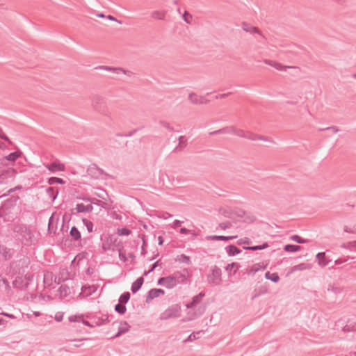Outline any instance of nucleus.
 Instances as JSON below:
<instances>
[{
  "label": "nucleus",
  "instance_id": "obj_1",
  "mask_svg": "<svg viewBox=\"0 0 356 356\" xmlns=\"http://www.w3.org/2000/svg\"><path fill=\"white\" fill-rule=\"evenodd\" d=\"M187 277L185 274L176 272L172 275L161 277L158 280L157 284L168 289L175 288L178 284H186Z\"/></svg>",
  "mask_w": 356,
  "mask_h": 356
},
{
  "label": "nucleus",
  "instance_id": "obj_2",
  "mask_svg": "<svg viewBox=\"0 0 356 356\" xmlns=\"http://www.w3.org/2000/svg\"><path fill=\"white\" fill-rule=\"evenodd\" d=\"M211 273L207 275V282L212 286H216L221 284L222 270L217 266H211Z\"/></svg>",
  "mask_w": 356,
  "mask_h": 356
},
{
  "label": "nucleus",
  "instance_id": "obj_3",
  "mask_svg": "<svg viewBox=\"0 0 356 356\" xmlns=\"http://www.w3.org/2000/svg\"><path fill=\"white\" fill-rule=\"evenodd\" d=\"M105 99L102 96L96 95L92 99V107L99 113L105 116L108 115V109L106 108Z\"/></svg>",
  "mask_w": 356,
  "mask_h": 356
},
{
  "label": "nucleus",
  "instance_id": "obj_4",
  "mask_svg": "<svg viewBox=\"0 0 356 356\" xmlns=\"http://www.w3.org/2000/svg\"><path fill=\"white\" fill-rule=\"evenodd\" d=\"M16 175L17 171L13 168H0V184L13 180Z\"/></svg>",
  "mask_w": 356,
  "mask_h": 356
},
{
  "label": "nucleus",
  "instance_id": "obj_5",
  "mask_svg": "<svg viewBox=\"0 0 356 356\" xmlns=\"http://www.w3.org/2000/svg\"><path fill=\"white\" fill-rule=\"evenodd\" d=\"M180 307L178 305H172L161 314V320H167L171 318L179 316Z\"/></svg>",
  "mask_w": 356,
  "mask_h": 356
},
{
  "label": "nucleus",
  "instance_id": "obj_6",
  "mask_svg": "<svg viewBox=\"0 0 356 356\" xmlns=\"http://www.w3.org/2000/svg\"><path fill=\"white\" fill-rule=\"evenodd\" d=\"M17 232L21 235L22 240L26 242H32L34 235L29 227L24 225H20L17 227Z\"/></svg>",
  "mask_w": 356,
  "mask_h": 356
},
{
  "label": "nucleus",
  "instance_id": "obj_7",
  "mask_svg": "<svg viewBox=\"0 0 356 356\" xmlns=\"http://www.w3.org/2000/svg\"><path fill=\"white\" fill-rule=\"evenodd\" d=\"M44 166L52 173H54L57 171L62 172L65 170L64 164L60 163L59 161H54L51 164H45Z\"/></svg>",
  "mask_w": 356,
  "mask_h": 356
},
{
  "label": "nucleus",
  "instance_id": "obj_8",
  "mask_svg": "<svg viewBox=\"0 0 356 356\" xmlns=\"http://www.w3.org/2000/svg\"><path fill=\"white\" fill-rule=\"evenodd\" d=\"M190 102L193 104H203L207 103L209 101L205 99L203 97L198 96L197 94L192 92L188 95Z\"/></svg>",
  "mask_w": 356,
  "mask_h": 356
},
{
  "label": "nucleus",
  "instance_id": "obj_9",
  "mask_svg": "<svg viewBox=\"0 0 356 356\" xmlns=\"http://www.w3.org/2000/svg\"><path fill=\"white\" fill-rule=\"evenodd\" d=\"M89 175L97 178L104 175V171L99 168L97 165L92 164L88 169Z\"/></svg>",
  "mask_w": 356,
  "mask_h": 356
},
{
  "label": "nucleus",
  "instance_id": "obj_10",
  "mask_svg": "<svg viewBox=\"0 0 356 356\" xmlns=\"http://www.w3.org/2000/svg\"><path fill=\"white\" fill-rule=\"evenodd\" d=\"M165 291L161 289H152L149 291L148 294L147 296L146 301L149 302V300H153L154 298L159 297L161 295H164Z\"/></svg>",
  "mask_w": 356,
  "mask_h": 356
},
{
  "label": "nucleus",
  "instance_id": "obj_11",
  "mask_svg": "<svg viewBox=\"0 0 356 356\" xmlns=\"http://www.w3.org/2000/svg\"><path fill=\"white\" fill-rule=\"evenodd\" d=\"M242 29L245 32L250 33V34H259L261 37L264 38V35L261 31L255 26H253L249 24L243 22L242 24Z\"/></svg>",
  "mask_w": 356,
  "mask_h": 356
},
{
  "label": "nucleus",
  "instance_id": "obj_12",
  "mask_svg": "<svg viewBox=\"0 0 356 356\" xmlns=\"http://www.w3.org/2000/svg\"><path fill=\"white\" fill-rule=\"evenodd\" d=\"M316 258L318 261V264L321 267L327 266L330 262V259H329L325 252H318L316 255Z\"/></svg>",
  "mask_w": 356,
  "mask_h": 356
},
{
  "label": "nucleus",
  "instance_id": "obj_13",
  "mask_svg": "<svg viewBox=\"0 0 356 356\" xmlns=\"http://www.w3.org/2000/svg\"><path fill=\"white\" fill-rule=\"evenodd\" d=\"M204 296H205L204 293H203V292L199 293L197 296H194L192 298V301L191 302L187 303L186 305V307L188 309H192V308L195 307L197 304H199L201 302L202 298Z\"/></svg>",
  "mask_w": 356,
  "mask_h": 356
},
{
  "label": "nucleus",
  "instance_id": "obj_14",
  "mask_svg": "<svg viewBox=\"0 0 356 356\" xmlns=\"http://www.w3.org/2000/svg\"><path fill=\"white\" fill-rule=\"evenodd\" d=\"M143 282V277H140L132 284L131 290L133 293H136L141 288Z\"/></svg>",
  "mask_w": 356,
  "mask_h": 356
},
{
  "label": "nucleus",
  "instance_id": "obj_15",
  "mask_svg": "<svg viewBox=\"0 0 356 356\" xmlns=\"http://www.w3.org/2000/svg\"><path fill=\"white\" fill-rule=\"evenodd\" d=\"M47 195L51 201H54L58 194V190L54 187H47L45 190Z\"/></svg>",
  "mask_w": 356,
  "mask_h": 356
},
{
  "label": "nucleus",
  "instance_id": "obj_16",
  "mask_svg": "<svg viewBox=\"0 0 356 356\" xmlns=\"http://www.w3.org/2000/svg\"><path fill=\"white\" fill-rule=\"evenodd\" d=\"M312 265L308 263H301L298 265H295L291 268V272H296V271H301L305 270L307 269H311Z\"/></svg>",
  "mask_w": 356,
  "mask_h": 356
},
{
  "label": "nucleus",
  "instance_id": "obj_17",
  "mask_svg": "<svg viewBox=\"0 0 356 356\" xmlns=\"http://www.w3.org/2000/svg\"><path fill=\"white\" fill-rule=\"evenodd\" d=\"M235 238H236V236H218V235H212V236H207V240L224 241H228L232 240Z\"/></svg>",
  "mask_w": 356,
  "mask_h": 356
},
{
  "label": "nucleus",
  "instance_id": "obj_18",
  "mask_svg": "<svg viewBox=\"0 0 356 356\" xmlns=\"http://www.w3.org/2000/svg\"><path fill=\"white\" fill-rule=\"evenodd\" d=\"M225 250L229 256H235L241 252V250L234 245L227 246Z\"/></svg>",
  "mask_w": 356,
  "mask_h": 356
},
{
  "label": "nucleus",
  "instance_id": "obj_19",
  "mask_svg": "<svg viewBox=\"0 0 356 356\" xmlns=\"http://www.w3.org/2000/svg\"><path fill=\"white\" fill-rule=\"evenodd\" d=\"M22 152L21 151H16L9 154L4 157V159L10 162H15L18 158L21 157Z\"/></svg>",
  "mask_w": 356,
  "mask_h": 356
},
{
  "label": "nucleus",
  "instance_id": "obj_20",
  "mask_svg": "<svg viewBox=\"0 0 356 356\" xmlns=\"http://www.w3.org/2000/svg\"><path fill=\"white\" fill-rule=\"evenodd\" d=\"M130 326L127 322H122L119 326L118 332L115 335V337H118L123 333L127 332L129 330Z\"/></svg>",
  "mask_w": 356,
  "mask_h": 356
},
{
  "label": "nucleus",
  "instance_id": "obj_21",
  "mask_svg": "<svg viewBox=\"0 0 356 356\" xmlns=\"http://www.w3.org/2000/svg\"><path fill=\"white\" fill-rule=\"evenodd\" d=\"M58 294L61 298L67 297L70 293V289L66 285H61L58 290Z\"/></svg>",
  "mask_w": 356,
  "mask_h": 356
},
{
  "label": "nucleus",
  "instance_id": "obj_22",
  "mask_svg": "<svg viewBox=\"0 0 356 356\" xmlns=\"http://www.w3.org/2000/svg\"><path fill=\"white\" fill-rule=\"evenodd\" d=\"M175 261L186 264H190L191 263L190 257L184 254L177 255Z\"/></svg>",
  "mask_w": 356,
  "mask_h": 356
},
{
  "label": "nucleus",
  "instance_id": "obj_23",
  "mask_svg": "<svg viewBox=\"0 0 356 356\" xmlns=\"http://www.w3.org/2000/svg\"><path fill=\"white\" fill-rule=\"evenodd\" d=\"M70 234L71 237L75 241H78V240L81 239V232L78 230V229L75 226H73L71 228Z\"/></svg>",
  "mask_w": 356,
  "mask_h": 356
},
{
  "label": "nucleus",
  "instance_id": "obj_24",
  "mask_svg": "<svg viewBox=\"0 0 356 356\" xmlns=\"http://www.w3.org/2000/svg\"><path fill=\"white\" fill-rule=\"evenodd\" d=\"M268 247V243L265 242L262 245H254V246H244L243 248L245 250H261L264 249H266Z\"/></svg>",
  "mask_w": 356,
  "mask_h": 356
},
{
  "label": "nucleus",
  "instance_id": "obj_25",
  "mask_svg": "<svg viewBox=\"0 0 356 356\" xmlns=\"http://www.w3.org/2000/svg\"><path fill=\"white\" fill-rule=\"evenodd\" d=\"M265 277L267 280H271L272 282L277 283L280 280V277L277 273H270V272H267L265 274Z\"/></svg>",
  "mask_w": 356,
  "mask_h": 356
},
{
  "label": "nucleus",
  "instance_id": "obj_26",
  "mask_svg": "<svg viewBox=\"0 0 356 356\" xmlns=\"http://www.w3.org/2000/svg\"><path fill=\"white\" fill-rule=\"evenodd\" d=\"M300 246L292 244H287L284 247V250L288 252H295L300 250Z\"/></svg>",
  "mask_w": 356,
  "mask_h": 356
},
{
  "label": "nucleus",
  "instance_id": "obj_27",
  "mask_svg": "<svg viewBox=\"0 0 356 356\" xmlns=\"http://www.w3.org/2000/svg\"><path fill=\"white\" fill-rule=\"evenodd\" d=\"M245 138L250 139L251 140H266L263 136H259V135H257V134H252L250 132H246Z\"/></svg>",
  "mask_w": 356,
  "mask_h": 356
},
{
  "label": "nucleus",
  "instance_id": "obj_28",
  "mask_svg": "<svg viewBox=\"0 0 356 356\" xmlns=\"http://www.w3.org/2000/svg\"><path fill=\"white\" fill-rule=\"evenodd\" d=\"M65 182V181L61 179V178H58V177H50L49 179H48V184L49 185H53V184H64Z\"/></svg>",
  "mask_w": 356,
  "mask_h": 356
},
{
  "label": "nucleus",
  "instance_id": "obj_29",
  "mask_svg": "<svg viewBox=\"0 0 356 356\" xmlns=\"http://www.w3.org/2000/svg\"><path fill=\"white\" fill-rule=\"evenodd\" d=\"M130 299V293L129 292L123 293L119 298V302L121 304H125L128 302Z\"/></svg>",
  "mask_w": 356,
  "mask_h": 356
},
{
  "label": "nucleus",
  "instance_id": "obj_30",
  "mask_svg": "<svg viewBox=\"0 0 356 356\" xmlns=\"http://www.w3.org/2000/svg\"><path fill=\"white\" fill-rule=\"evenodd\" d=\"M201 332H202L201 331L196 332H192L188 337V338L184 341V343L191 342V341L195 340L196 339L199 338V335L201 334Z\"/></svg>",
  "mask_w": 356,
  "mask_h": 356
},
{
  "label": "nucleus",
  "instance_id": "obj_31",
  "mask_svg": "<svg viewBox=\"0 0 356 356\" xmlns=\"http://www.w3.org/2000/svg\"><path fill=\"white\" fill-rule=\"evenodd\" d=\"M82 221H83V225L86 226L88 232L89 233L92 232H93V223L91 221H90L86 218H83Z\"/></svg>",
  "mask_w": 356,
  "mask_h": 356
},
{
  "label": "nucleus",
  "instance_id": "obj_32",
  "mask_svg": "<svg viewBox=\"0 0 356 356\" xmlns=\"http://www.w3.org/2000/svg\"><path fill=\"white\" fill-rule=\"evenodd\" d=\"M274 67L276 70H280V71H285L287 68H296L297 67L283 65L280 63L275 62V65H274Z\"/></svg>",
  "mask_w": 356,
  "mask_h": 356
},
{
  "label": "nucleus",
  "instance_id": "obj_33",
  "mask_svg": "<svg viewBox=\"0 0 356 356\" xmlns=\"http://www.w3.org/2000/svg\"><path fill=\"white\" fill-rule=\"evenodd\" d=\"M115 310L120 314H124L126 312V307L121 303H118L115 306Z\"/></svg>",
  "mask_w": 356,
  "mask_h": 356
},
{
  "label": "nucleus",
  "instance_id": "obj_34",
  "mask_svg": "<svg viewBox=\"0 0 356 356\" xmlns=\"http://www.w3.org/2000/svg\"><path fill=\"white\" fill-rule=\"evenodd\" d=\"M131 231L126 227L118 228L117 229V234L119 236H129V234H131Z\"/></svg>",
  "mask_w": 356,
  "mask_h": 356
},
{
  "label": "nucleus",
  "instance_id": "obj_35",
  "mask_svg": "<svg viewBox=\"0 0 356 356\" xmlns=\"http://www.w3.org/2000/svg\"><path fill=\"white\" fill-rule=\"evenodd\" d=\"M105 70L109 71V72H113L116 74H119L120 72H122L123 74H127V72L124 70H123L122 68H120V67H112L106 66V67L105 68Z\"/></svg>",
  "mask_w": 356,
  "mask_h": 356
},
{
  "label": "nucleus",
  "instance_id": "obj_36",
  "mask_svg": "<svg viewBox=\"0 0 356 356\" xmlns=\"http://www.w3.org/2000/svg\"><path fill=\"white\" fill-rule=\"evenodd\" d=\"M341 248L356 251V241L349 242L346 244L344 243L341 245Z\"/></svg>",
  "mask_w": 356,
  "mask_h": 356
},
{
  "label": "nucleus",
  "instance_id": "obj_37",
  "mask_svg": "<svg viewBox=\"0 0 356 356\" xmlns=\"http://www.w3.org/2000/svg\"><path fill=\"white\" fill-rule=\"evenodd\" d=\"M151 16L154 19H163L165 13L163 12L160 11H154L152 13Z\"/></svg>",
  "mask_w": 356,
  "mask_h": 356
},
{
  "label": "nucleus",
  "instance_id": "obj_38",
  "mask_svg": "<svg viewBox=\"0 0 356 356\" xmlns=\"http://www.w3.org/2000/svg\"><path fill=\"white\" fill-rule=\"evenodd\" d=\"M343 331L345 332L356 331V324L355 323H354V324L350 323V324L346 325L343 328Z\"/></svg>",
  "mask_w": 356,
  "mask_h": 356
},
{
  "label": "nucleus",
  "instance_id": "obj_39",
  "mask_svg": "<svg viewBox=\"0 0 356 356\" xmlns=\"http://www.w3.org/2000/svg\"><path fill=\"white\" fill-rule=\"evenodd\" d=\"M327 291H330L335 294H338L341 292V289L339 287L336 286L334 285H330L327 288Z\"/></svg>",
  "mask_w": 356,
  "mask_h": 356
},
{
  "label": "nucleus",
  "instance_id": "obj_40",
  "mask_svg": "<svg viewBox=\"0 0 356 356\" xmlns=\"http://www.w3.org/2000/svg\"><path fill=\"white\" fill-rule=\"evenodd\" d=\"M222 129H223V134H234L235 127H234V126L226 127Z\"/></svg>",
  "mask_w": 356,
  "mask_h": 356
},
{
  "label": "nucleus",
  "instance_id": "obj_41",
  "mask_svg": "<svg viewBox=\"0 0 356 356\" xmlns=\"http://www.w3.org/2000/svg\"><path fill=\"white\" fill-rule=\"evenodd\" d=\"M108 321V316H102L100 318H99L97 321H96L95 322V323L96 324V325L99 326V325L105 324Z\"/></svg>",
  "mask_w": 356,
  "mask_h": 356
},
{
  "label": "nucleus",
  "instance_id": "obj_42",
  "mask_svg": "<svg viewBox=\"0 0 356 356\" xmlns=\"http://www.w3.org/2000/svg\"><path fill=\"white\" fill-rule=\"evenodd\" d=\"M291 239L298 243H305L306 240L303 239L298 235H293L291 236Z\"/></svg>",
  "mask_w": 356,
  "mask_h": 356
},
{
  "label": "nucleus",
  "instance_id": "obj_43",
  "mask_svg": "<svg viewBox=\"0 0 356 356\" xmlns=\"http://www.w3.org/2000/svg\"><path fill=\"white\" fill-rule=\"evenodd\" d=\"M343 230L345 232L350 233V234H356V226L354 225L353 227H349L345 225L343 227Z\"/></svg>",
  "mask_w": 356,
  "mask_h": 356
},
{
  "label": "nucleus",
  "instance_id": "obj_44",
  "mask_svg": "<svg viewBox=\"0 0 356 356\" xmlns=\"http://www.w3.org/2000/svg\"><path fill=\"white\" fill-rule=\"evenodd\" d=\"M75 209L78 213H86V205L83 203L77 204Z\"/></svg>",
  "mask_w": 356,
  "mask_h": 356
},
{
  "label": "nucleus",
  "instance_id": "obj_45",
  "mask_svg": "<svg viewBox=\"0 0 356 356\" xmlns=\"http://www.w3.org/2000/svg\"><path fill=\"white\" fill-rule=\"evenodd\" d=\"M182 18L185 22H186L187 24H191L193 17L191 15L188 14L186 11L185 13L183 15Z\"/></svg>",
  "mask_w": 356,
  "mask_h": 356
},
{
  "label": "nucleus",
  "instance_id": "obj_46",
  "mask_svg": "<svg viewBox=\"0 0 356 356\" xmlns=\"http://www.w3.org/2000/svg\"><path fill=\"white\" fill-rule=\"evenodd\" d=\"M187 145L186 142L179 143L178 145L174 149L173 152H179L183 150Z\"/></svg>",
  "mask_w": 356,
  "mask_h": 356
},
{
  "label": "nucleus",
  "instance_id": "obj_47",
  "mask_svg": "<svg viewBox=\"0 0 356 356\" xmlns=\"http://www.w3.org/2000/svg\"><path fill=\"white\" fill-rule=\"evenodd\" d=\"M64 314L63 312H58L56 313L54 318L57 322H61L63 319Z\"/></svg>",
  "mask_w": 356,
  "mask_h": 356
},
{
  "label": "nucleus",
  "instance_id": "obj_48",
  "mask_svg": "<svg viewBox=\"0 0 356 356\" xmlns=\"http://www.w3.org/2000/svg\"><path fill=\"white\" fill-rule=\"evenodd\" d=\"M320 131L332 130L334 134H337L339 131V129L336 127H328L326 128H321L318 129Z\"/></svg>",
  "mask_w": 356,
  "mask_h": 356
},
{
  "label": "nucleus",
  "instance_id": "obj_49",
  "mask_svg": "<svg viewBox=\"0 0 356 356\" xmlns=\"http://www.w3.org/2000/svg\"><path fill=\"white\" fill-rule=\"evenodd\" d=\"M245 133L243 130L242 129H237L236 127H235V132H234V135H236L239 137H241V138H245Z\"/></svg>",
  "mask_w": 356,
  "mask_h": 356
},
{
  "label": "nucleus",
  "instance_id": "obj_50",
  "mask_svg": "<svg viewBox=\"0 0 356 356\" xmlns=\"http://www.w3.org/2000/svg\"><path fill=\"white\" fill-rule=\"evenodd\" d=\"M219 227L222 229H228L231 227V222H221L220 225H219Z\"/></svg>",
  "mask_w": 356,
  "mask_h": 356
},
{
  "label": "nucleus",
  "instance_id": "obj_51",
  "mask_svg": "<svg viewBox=\"0 0 356 356\" xmlns=\"http://www.w3.org/2000/svg\"><path fill=\"white\" fill-rule=\"evenodd\" d=\"M159 261L160 260H158L156 261V262H154L152 266V268L147 271V272H145L144 275H147L148 273H151L152 271H153L156 268V266L159 265Z\"/></svg>",
  "mask_w": 356,
  "mask_h": 356
},
{
  "label": "nucleus",
  "instance_id": "obj_52",
  "mask_svg": "<svg viewBox=\"0 0 356 356\" xmlns=\"http://www.w3.org/2000/svg\"><path fill=\"white\" fill-rule=\"evenodd\" d=\"M232 268H236V270H234V273H236V270H237V268H238V264H236V263H232V264H228V265L226 266L225 269H226V270H231Z\"/></svg>",
  "mask_w": 356,
  "mask_h": 356
},
{
  "label": "nucleus",
  "instance_id": "obj_53",
  "mask_svg": "<svg viewBox=\"0 0 356 356\" xmlns=\"http://www.w3.org/2000/svg\"><path fill=\"white\" fill-rule=\"evenodd\" d=\"M179 232L181 234H188L192 233L193 235H195V236L196 235V234H195L194 232H192L191 230H189V229H188L186 228H184V227L181 228L180 230H179Z\"/></svg>",
  "mask_w": 356,
  "mask_h": 356
},
{
  "label": "nucleus",
  "instance_id": "obj_54",
  "mask_svg": "<svg viewBox=\"0 0 356 356\" xmlns=\"http://www.w3.org/2000/svg\"><path fill=\"white\" fill-rule=\"evenodd\" d=\"M0 138L5 140L6 141L10 142L8 137L3 132V129L0 127Z\"/></svg>",
  "mask_w": 356,
  "mask_h": 356
},
{
  "label": "nucleus",
  "instance_id": "obj_55",
  "mask_svg": "<svg viewBox=\"0 0 356 356\" xmlns=\"http://www.w3.org/2000/svg\"><path fill=\"white\" fill-rule=\"evenodd\" d=\"M139 236H141L142 240H143V245H142V254H145V235L144 234H139Z\"/></svg>",
  "mask_w": 356,
  "mask_h": 356
},
{
  "label": "nucleus",
  "instance_id": "obj_56",
  "mask_svg": "<svg viewBox=\"0 0 356 356\" xmlns=\"http://www.w3.org/2000/svg\"><path fill=\"white\" fill-rule=\"evenodd\" d=\"M119 257L120 259L124 262L127 261V257L125 253L122 252L121 250L119 251Z\"/></svg>",
  "mask_w": 356,
  "mask_h": 356
},
{
  "label": "nucleus",
  "instance_id": "obj_57",
  "mask_svg": "<svg viewBox=\"0 0 356 356\" xmlns=\"http://www.w3.org/2000/svg\"><path fill=\"white\" fill-rule=\"evenodd\" d=\"M81 316H71L69 317V321L70 322H76V321H79V319H81Z\"/></svg>",
  "mask_w": 356,
  "mask_h": 356
},
{
  "label": "nucleus",
  "instance_id": "obj_58",
  "mask_svg": "<svg viewBox=\"0 0 356 356\" xmlns=\"http://www.w3.org/2000/svg\"><path fill=\"white\" fill-rule=\"evenodd\" d=\"M1 252H2L5 258L7 259L9 257V255H8L9 250L7 249L6 248H1Z\"/></svg>",
  "mask_w": 356,
  "mask_h": 356
},
{
  "label": "nucleus",
  "instance_id": "obj_59",
  "mask_svg": "<svg viewBox=\"0 0 356 356\" xmlns=\"http://www.w3.org/2000/svg\"><path fill=\"white\" fill-rule=\"evenodd\" d=\"M111 216L113 219H115V220H120L122 219V216L120 215V214H118L117 213L115 212H113L111 214Z\"/></svg>",
  "mask_w": 356,
  "mask_h": 356
},
{
  "label": "nucleus",
  "instance_id": "obj_60",
  "mask_svg": "<svg viewBox=\"0 0 356 356\" xmlns=\"http://www.w3.org/2000/svg\"><path fill=\"white\" fill-rule=\"evenodd\" d=\"M88 290H89V291L87 293V295H91L96 291L97 287L95 286H88Z\"/></svg>",
  "mask_w": 356,
  "mask_h": 356
},
{
  "label": "nucleus",
  "instance_id": "obj_61",
  "mask_svg": "<svg viewBox=\"0 0 356 356\" xmlns=\"http://www.w3.org/2000/svg\"><path fill=\"white\" fill-rule=\"evenodd\" d=\"M161 124L169 131H173V128L170 125L169 123L161 122Z\"/></svg>",
  "mask_w": 356,
  "mask_h": 356
},
{
  "label": "nucleus",
  "instance_id": "obj_62",
  "mask_svg": "<svg viewBox=\"0 0 356 356\" xmlns=\"http://www.w3.org/2000/svg\"><path fill=\"white\" fill-rule=\"evenodd\" d=\"M182 223H183V221H181V220H175L173 222L172 227L173 228H176V227L180 226Z\"/></svg>",
  "mask_w": 356,
  "mask_h": 356
},
{
  "label": "nucleus",
  "instance_id": "obj_63",
  "mask_svg": "<svg viewBox=\"0 0 356 356\" xmlns=\"http://www.w3.org/2000/svg\"><path fill=\"white\" fill-rule=\"evenodd\" d=\"M250 243V241L248 238H241L239 241V244H249Z\"/></svg>",
  "mask_w": 356,
  "mask_h": 356
},
{
  "label": "nucleus",
  "instance_id": "obj_64",
  "mask_svg": "<svg viewBox=\"0 0 356 356\" xmlns=\"http://www.w3.org/2000/svg\"><path fill=\"white\" fill-rule=\"evenodd\" d=\"M264 62L266 65H268L272 66L273 67H274V65H275V61H274V60H268V59L264 60Z\"/></svg>",
  "mask_w": 356,
  "mask_h": 356
}]
</instances>
